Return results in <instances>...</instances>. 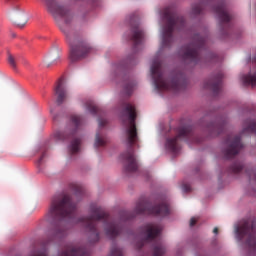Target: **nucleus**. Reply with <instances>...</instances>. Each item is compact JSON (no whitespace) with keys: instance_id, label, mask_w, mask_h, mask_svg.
Here are the masks:
<instances>
[{"instance_id":"obj_16","label":"nucleus","mask_w":256,"mask_h":256,"mask_svg":"<svg viewBox=\"0 0 256 256\" xmlns=\"http://www.w3.org/2000/svg\"><path fill=\"white\" fill-rule=\"evenodd\" d=\"M175 31V21L168 17V23L163 26L162 30V45L163 47H171L173 43V32Z\"/></svg>"},{"instance_id":"obj_39","label":"nucleus","mask_w":256,"mask_h":256,"mask_svg":"<svg viewBox=\"0 0 256 256\" xmlns=\"http://www.w3.org/2000/svg\"><path fill=\"white\" fill-rule=\"evenodd\" d=\"M197 221H199L197 218L192 217L190 219V227H195L197 225Z\"/></svg>"},{"instance_id":"obj_3","label":"nucleus","mask_w":256,"mask_h":256,"mask_svg":"<svg viewBox=\"0 0 256 256\" xmlns=\"http://www.w3.org/2000/svg\"><path fill=\"white\" fill-rule=\"evenodd\" d=\"M123 113L126 117H128V121L130 126L126 130L127 135V145L128 150L120 154V159L122 161H126V165H124L123 171L124 173H137L139 170V164H137V159L135 158L133 146L137 143V110L134 105L130 103H126L123 109Z\"/></svg>"},{"instance_id":"obj_28","label":"nucleus","mask_w":256,"mask_h":256,"mask_svg":"<svg viewBox=\"0 0 256 256\" xmlns=\"http://www.w3.org/2000/svg\"><path fill=\"white\" fill-rule=\"evenodd\" d=\"M87 109L89 113H91V115H100L101 113H103V110H101V108L93 104H88Z\"/></svg>"},{"instance_id":"obj_19","label":"nucleus","mask_w":256,"mask_h":256,"mask_svg":"<svg viewBox=\"0 0 256 256\" xmlns=\"http://www.w3.org/2000/svg\"><path fill=\"white\" fill-rule=\"evenodd\" d=\"M169 17L171 20L174 21V29L177 27L178 31H183V28L185 25H187V21L185 20V17L183 16H177L175 17V14L169 10V8H166L163 12V19L166 20V23H169Z\"/></svg>"},{"instance_id":"obj_26","label":"nucleus","mask_w":256,"mask_h":256,"mask_svg":"<svg viewBox=\"0 0 256 256\" xmlns=\"http://www.w3.org/2000/svg\"><path fill=\"white\" fill-rule=\"evenodd\" d=\"M136 214L134 211H121L120 212V219L121 221H132V219H135Z\"/></svg>"},{"instance_id":"obj_34","label":"nucleus","mask_w":256,"mask_h":256,"mask_svg":"<svg viewBox=\"0 0 256 256\" xmlns=\"http://www.w3.org/2000/svg\"><path fill=\"white\" fill-rule=\"evenodd\" d=\"M246 171V174L248 175L249 177V181H255L256 182V173H255V170L253 168H248L245 170Z\"/></svg>"},{"instance_id":"obj_35","label":"nucleus","mask_w":256,"mask_h":256,"mask_svg":"<svg viewBox=\"0 0 256 256\" xmlns=\"http://www.w3.org/2000/svg\"><path fill=\"white\" fill-rule=\"evenodd\" d=\"M46 157H47V152H43L37 161V167H41V165L43 164V159H45Z\"/></svg>"},{"instance_id":"obj_1","label":"nucleus","mask_w":256,"mask_h":256,"mask_svg":"<svg viewBox=\"0 0 256 256\" xmlns=\"http://www.w3.org/2000/svg\"><path fill=\"white\" fill-rule=\"evenodd\" d=\"M48 13H51L56 25L66 37V43L69 45V59L71 63L83 61L93 52V46L79 32L69 34L73 16L67 7L59 4L57 0H46Z\"/></svg>"},{"instance_id":"obj_30","label":"nucleus","mask_w":256,"mask_h":256,"mask_svg":"<svg viewBox=\"0 0 256 256\" xmlns=\"http://www.w3.org/2000/svg\"><path fill=\"white\" fill-rule=\"evenodd\" d=\"M208 63H219V55L215 52H210L207 55Z\"/></svg>"},{"instance_id":"obj_40","label":"nucleus","mask_w":256,"mask_h":256,"mask_svg":"<svg viewBox=\"0 0 256 256\" xmlns=\"http://www.w3.org/2000/svg\"><path fill=\"white\" fill-rule=\"evenodd\" d=\"M17 0H6V3H10V5H15Z\"/></svg>"},{"instance_id":"obj_27","label":"nucleus","mask_w":256,"mask_h":256,"mask_svg":"<svg viewBox=\"0 0 256 256\" xmlns=\"http://www.w3.org/2000/svg\"><path fill=\"white\" fill-rule=\"evenodd\" d=\"M80 145H81V140L79 138H75L74 140H72V142L70 144V151H71L72 155L79 153Z\"/></svg>"},{"instance_id":"obj_11","label":"nucleus","mask_w":256,"mask_h":256,"mask_svg":"<svg viewBox=\"0 0 256 256\" xmlns=\"http://www.w3.org/2000/svg\"><path fill=\"white\" fill-rule=\"evenodd\" d=\"M71 123L74 126L67 127L66 131H57L54 133V139L56 141H70V139H73L77 135L79 127H81V118L79 116H72Z\"/></svg>"},{"instance_id":"obj_9","label":"nucleus","mask_w":256,"mask_h":256,"mask_svg":"<svg viewBox=\"0 0 256 256\" xmlns=\"http://www.w3.org/2000/svg\"><path fill=\"white\" fill-rule=\"evenodd\" d=\"M134 213L137 215H153L154 217H169L171 215V207L167 202H161L154 206L147 207V202L140 201L136 203V207L134 209Z\"/></svg>"},{"instance_id":"obj_29","label":"nucleus","mask_w":256,"mask_h":256,"mask_svg":"<svg viewBox=\"0 0 256 256\" xmlns=\"http://www.w3.org/2000/svg\"><path fill=\"white\" fill-rule=\"evenodd\" d=\"M109 256H123V250H121V248L117 247V243L115 241H114V246L112 247Z\"/></svg>"},{"instance_id":"obj_37","label":"nucleus","mask_w":256,"mask_h":256,"mask_svg":"<svg viewBox=\"0 0 256 256\" xmlns=\"http://www.w3.org/2000/svg\"><path fill=\"white\" fill-rule=\"evenodd\" d=\"M182 189H183L184 193H191V185H189V184H183Z\"/></svg>"},{"instance_id":"obj_21","label":"nucleus","mask_w":256,"mask_h":256,"mask_svg":"<svg viewBox=\"0 0 256 256\" xmlns=\"http://www.w3.org/2000/svg\"><path fill=\"white\" fill-rule=\"evenodd\" d=\"M123 90L125 92V95H127L128 97H131V95H133V89L135 87V81H133V79H131V76H124L123 79Z\"/></svg>"},{"instance_id":"obj_22","label":"nucleus","mask_w":256,"mask_h":256,"mask_svg":"<svg viewBox=\"0 0 256 256\" xmlns=\"http://www.w3.org/2000/svg\"><path fill=\"white\" fill-rule=\"evenodd\" d=\"M121 234V231L119 230V227L115 224H109L106 227V235H108L112 240L117 239L119 235Z\"/></svg>"},{"instance_id":"obj_10","label":"nucleus","mask_w":256,"mask_h":256,"mask_svg":"<svg viewBox=\"0 0 256 256\" xmlns=\"http://www.w3.org/2000/svg\"><path fill=\"white\" fill-rule=\"evenodd\" d=\"M213 11L218 15L220 19V37L221 39H227L229 37V31H231V25L225 23H231V16L225 11V1L220 2L218 5L213 6Z\"/></svg>"},{"instance_id":"obj_33","label":"nucleus","mask_w":256,"mask_h":256,"mask_svg":"<svg viewBox=\"0 0 256 256\" xmlns=\"http://www.w3.org/2000/svg\"><path fill=\"white\" fill-rule=\"evenodd\" d=\"M203 12V8H201V4H195L192 6V15H201Z\"/></svg>"},{"instance_id":"obj_43","label":"nucleus","mask_w":256,"mask_h":256,"mask_svg":"<svg viewBox=\"0 0 256 256\" xmlns=\"http://www.w3.org/2000/svg\"><path fill=\"white\" fill-rule=\"evenodd\" d=\"M10 35H11L12 39H15V37H17V34L15 32H11Z\"/></svg>"},{"instance_id":"obj_18","label":"nucleus","mask_w":256,"mask_h":256,"mask_svg":"<svg viewBox=\"0 0 256 256\" xmlns=\"http://www.w3.org/2000/svg\"><path fill=\"white\" fill-rule=\"evenodd\" d=\"M54 95L56 96V105L61 106L67 99V88L65 87V78L62 76L56 82L54 88Z\"/></svg>"},{"instance_id":"obj_13","label":"nucleus","mask_w":256,"mask_h":256,"mask_svg":"<svg viewBox=\"0 0 256 256\" xmlns=\"http://www.w3.org/2000/svg\"><path fill=\"white\" fill-rule=\"evenodd\" d=\"M162 229L159 226H155L153 224H147L145 226L144 235L145 237L142 240L136 242L135 247L138 251H141L143 247H145V241L151 243V241H155L157 237L161 235Z\"/></svg>"},{"instance_id":"obj_4","label":"nucleus","mask_w":256,"mask_h":256,"mask_svg":"<svg viewBox=\"0 0 256 256\" xmlns=\"http://www.w3.org/2000/svg\"><path fill=\"white\" fill-rule=\"evenodd\" d=\"M151 73L154 79V85L158 91H185L187 89V76L181 71L172 74L171 80L167 83L163 80V72H161V62L155 60L151 66Z\"/></svg>"},{"instance_id":"obj_32","label":"nucleus","mask_w":256,"mask_h":256,"mask_svg":"<svg viewBox=\"0 0 256 256\" xmlns=\"http://www.w3.org/2000/svg\"><path fill=\"white\" fill-rule=\"evenodd\" d=\"M8 63L12 69H17V62H15V57H13V54L8 52Z\"/></svg>"},{"instance_id":"obj_41","label":"nucleus","mask_w":256,"mask_h":256,"mask_svg":"<svg viewBox=\"0 0 256 256\" xmlns=\"http://www.w3.org/2000/svg\"><path fill=\"white\" fill-rule=\"evenodd\" d=\"M53 121H59V114H55L53 116Z\"/></svg>"},{"instance_id":"obj_12","label":"nucleus","mask_w":256,"mask_h":256,"mask_svg":"<svg viewBox=\"0 0 256 256\" xmlns=\"http://www.w3.org/2000/svg\"><path fill=\"white\" fill-rule=\"evenodd\" d=\"M191 133H193V129L191 126H183L178 128V134L174 138H169L166 141V147L171 151V153H178L179 147L177 146V141L179 139H189L191 137Z\"/></svg>"},{"instance_id":"obj_23","label":"nucleus","mask_w":256,"mask_h":256,"mask_svg":"<svg viewBox=\"0 0 256 256\" xmlns=\"http://www.w3.org/2000/svg\"><path fill=\"white\" fill-rule=\"evenodd\" d=\"M245 169V166L241 162H233L228 167V173H233L234 175H238V173H241Z\"/></svg>"},{"instance_id":"obj_38","label":"nucleus","mask_w":256,"mask_h":256,"mask_svg":"<svg viewBox=\"0 0 256 256\" xmlns=\"http://www.w3.org/2000/svg\"><path fill=\"white\" fill-rule=\"evenodd\" d=\"M99 127H106L107 126V120L103 118H99Z\"/></svg>"},{"instance_id":"obj_31","label":"nucleus","mask_w":256,"mask_h":256,"mask_svg":"<svg viewBox=\"0 0 256 256\" xmlns=\"http://www.w3.org/2000/svg\"><path fill=\"white\" fill-rule=\"evenodd\" d=\"M107 145V142L101 138V135L99 133L96 134V140H95V147H105Z\"/></svg>"},{"instance_id":"obj_42","label":"nucleus","mask_w":256,"mask_h":256,"mask_svg":"<svg viewBox=\"0 0 256 256\" xmlns=\"http://www.w3.org/2000/svg\"><path fill=\"white\" fill-rule=\"evenodd\" d=\"M213 233H215V235H218L219 234V228L215 227L213 229Z\"/></svg>"},{"instance_id":"obj_7","label":"nucleus","mask_w":256,"mask_h":256,"mask_svg":"<svg viewBox=\"0 0 256 256\" xmlns=\"http://www.w3.org/2000/svg\"><path fill=\"white\" fill-rule=\"evenodd\" d=\"M255 227V221L250 220H242L241 224L236 227V235L239 241H243L248 235L244 245L250 253H256Z\"/></svg>"},{"instance_id":"obj_6","label":"nucleus","mask_w":256,"mask_h":256,"mask_svg":"<svg viewBox=\"0 0 256 256\" xmlns=\"http://www.w3.org/2000/svg\"><path fill=\"white\" fill-rule=\"evenodd\" d=\"M143 39H145V32L139 29V26H134L132 28V36L130 37V41L133 42V53L128 55L126 59L122 60L121 62L114 64L116 71H121V73H125L127 69H129L132 65H135V59H137V53H139L137 47H139V45L143 43Z\"/></svg>"},{"instance_id":"obj_15","label":"nucleus","mask_w":256,"mask_h":256,"mask_svg":"<svg viewBox=\"0 0 256 256\" xmlns=\"http://www.w3.org/2000/svg\"><path fill=\"white\" fill-rule=\"evenodd\" d=\"M225 127H227V118L223 117H217L215 121L206 124V129H208L210 135H215L216 137L223 134Z\"/></svg>"},{"instance_id":"obj_45","label":"nucleus","mask_w":256,"mask_h":256,"mask_svg":"<svg viewBox=\"0 0 256 256\" xmlns=\"http://www.w3.org/2000/svg\"><path fill=\"white\" fill-rule=\"evenodd\" d=\"M123 123H125V120H123Z\"/></svg>"},{"instance_id":"obj_24","label":"nucleus","mask_w":256,"mask_h":256,"mask_svg":"<svg viewBox=\"0 0 256 256\" xmlns=\"http://www.w3.org/2000/svg\"><path fill=\"white\" fill-rule=\"evenodd\" d=\"M28 21H29V18L27 17V14L21 13L17 21L14 22V25L18 29H23L27 25Z\"/></svg>"},{"instance_id":"obj_25","label":"nucleus","mask_w":256,"mask_h":256,"mask_svg":"<svg viewBox=\"0 0 256 256\" xmlns=\"http://www.w3.org/2000/svg\"><path fill=\"white\" fill-rule=\"evenodd\" d=\"M167 253V249L163 246V244H153V254L152 256H163Z\"/></svg>"},{"instance_id":"obj_8","label":"nucleus","mask_w":256,"mask_h":256,"mask_svg":"<svg viewBox=\"0 0 256 256\" xmlns=\"http://www.w3.org/2000/svg\"><path fill=\"white\" fill-rule=\"evenodd\" d=\"M190 45L184 46V52L181 55L183 61H189V59L194 63V65H199L201 57L199 56V51L205 49L207 40L205 37L200 36L199 33L194 34Z\"/></svg>"},{"instance_id":"obj_17","label":"nucleus","mask_w":256,"mask_h":256,"mask_svg":"<svg viewBox=\"0 0 256 256\" xmlns=\"http://www.w3.org/2000/svg\"><path fill=\"white\" fill-rule=\"evenodd\" d=\"M212 80L215 82L205 81L203 89H211L214 97H218L221 93V83H223V72H218L212 76Z\"/></svg>"},{"instance_id":"obj_20","label":"nucleus","mask_w":256,"mask_h":256,"mask_svg":"<svg viewBox=\"0 0 256 256\" xmlns=\"http://www.w3.org/2000/svg\"><path fill=\"white\" fill-rule=\"evenodd\" d=\"M60 256H89V253L85 248H71L70 250H64L60 253Z\"/></svg>"},{"instance_id":"obj_14","label":"nucleus","mask_w":256,"mask_h":256,"mask_svg":"<svg viewBox=\"0 0 256 256\" xmlns=\"http://www.w3.org/2000/svg\"><path fill=\"white\" fill-rule=\"evenodd\" d=\"M225 143H230L226 149L223 150L224 159L229 161L236 155H239L241 149H243V143H241V136H235L232 141L231 138L227 137Z\"/></svg>"},{"instance_id":"obj_2","label":"nucleus","mask_w":256,"mask_h":256,"mask_svg":"<svg viewBox=\"0 0 256 256\" xmlns=\"http://www.w3.org/2000/svg\"><path fill=\"white\" fill-rule=\"evenodd\" d=\"M75 211H77V204L73 202L71 196L66 194L62 199L58 197L52 198L46 214L50 227L47 231V240L42 242L43 247H47L49 243H53L57 239H63L67 235L65 221L66 219H71Z\"/></svg>"},{"instance_id":"obj_36","label":"nucleus","mask_w":256,"mask_h":256,"mask_svg":"<svg viewBox=\"0 0 256 256\" xmlns=\"http://www.w3.org/2000/svg\"><path fill=\"white\" fill-rule=\"evenodd\" d=\"M74 193L77 197H83V189L81 187H75Z\"/></svg>"},{"instance_id":"obj_5","label":"nucleus","mask_w":256,"mask_h":256,"mask_svg":"<svg viewBox=\"0 0 256 256\" xmlns=\"http://www.w3.org/2000/svg\"><path fill=\"white\" fill-rule=\"evenodd\" d=\"M109 219V213L104 212L101 207H94L91 209L90 216H82L77 218L76 223H86V228L91 232L89 243L94 245V243H99L101 239L99 231H97V226L92 221H103Z\"/></svg>"},{"instance_id":"obj_44","label":"nucleus","mask_w":256,"mask_h":256,"mask_svg":"<svg viewBox=\"0 0 256 256\" xmlns=\"http://www.w3.org/2000/svg\"><path fill=\"white\" fill-rule=\"evenodd\" d=\"M211 115H215V112H209V113H207V114H206V117H209V116H211Z\"/></svg>"}]
</instances>
